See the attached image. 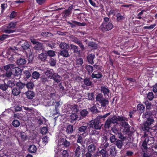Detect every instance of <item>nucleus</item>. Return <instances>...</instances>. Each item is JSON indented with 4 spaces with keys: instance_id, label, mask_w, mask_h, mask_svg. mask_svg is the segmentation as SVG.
I'll return each instance as SVG.
<instances>
[{
    "instance_id": "f257e3e1",
    "label": "nucleus",
    "mask_w": 157,
    "mask_h": 157,
    "mask_svg": "<svg viewBox=\"0 0 157 157\" xmlns=\"http://www.w3.org/2000/svg\"><path fill=\"white\" fill-rule=\"evenodd\" d=\"M109 115L110 113H108L103 116H98L95 119L91 120L88 124V126L90 128H94V129L100 130L103 125L101 124V121L103 120Z\"/></svg>"
},
{
    "instance_id": "f03ea898",
    "label": "nucleus",
    "mask_w": 157,
    "mask_h": 157,
    "mask_svg": "<svg viewBox=\"0 0 157 157\" xmlns=\"http://www.w3.org/2000/svg\"><path fill=\"white\" fill-rule=\"evenodd\" d=\"M110 19L108 17H104L102 23L99 27V30L104 33L111 30L113 28V24L109 21Z\"/></svg>"
},
{
    "instance_id": "7ed1b4c3",
    "label": "nucleus",
    "mask_w": 157,
    "mask_h": 157,
    "mask_svg": "<svg viewBox=\"0 0 157 157\" xmlns=\"http://www.w3.org/2000/svg\"><path fill=\"white\" fill-rule=\"evenodd\" d=\"M13 64H9L2 67L4 70V76L7 78L10 77L12 75V71H13Z\"/></svg>"
},
{
    "instance_id": "20e7f679",
    "label": "nucleus",
    "mask_w": 157,
    "mask_h": 157,
    "mask_svg": "<svg viewBox=\"0 0 157 157\" xmlns=\"http://www.w3.org/2000/svg\"><path fill=\"white\" fill-rule=\"evenodd\" d=\"M45 106H55V110L57 111L58 110V108L60 105L59 102L56 101L52 98V99H46L43 102Z\"/></svg>"
},
{
    "instance_id": "39448f33",
    "label": "nucleus",
    "mask_w": 157,
    "mask_h": 157,
    "mask_svg": "<svg viewBox=\"0 0 157 157\" xmlns=\"http://www.w3.org/2000/svg\"><path fill=\"white\" fill-rule=\"evenodd\" d=\"M141 149L143 157H147V140L146 138L143 141Z\"/></svg>"
},
{
    "instance_id": "423d86ee",
    "label": "nucleus",
    "mask_w": 157,
    "mask_h": 157,
    "mask_svg": "<svg viewBox=\"0 0 157 157\" xmlns=\"http://www.w3.org/2000/svg\"><path fill=\"white\" fill-rule=\"evenodd\" d=\"M112 124L117 123V121H127V118L123 116H113L111 118L109 119Z\"/></svg>"
},
{
    "instance_id": "0eeeda50",
    "label": "nucleus",
    "mask_w": 157,
    "mask_h": 157,
    "mask_svg": "<svg viewBox=\"0 0 157 157\" xmlns=\"http://www.w3.org/2000/svg\"><path fill=\"white\" fill-rule=\"evenodd\" d=\"M96 155L98 157H108L109 156V153H108L107 149L102 148L101 150L97 151L96 153Z\"/></svg>"
},
{
    "instance_id": "6e6552de",
    "label": "nucleus",
    "mask_w": 157,
    "mask_h": 157,
    "mask_svg": "<svg viewBox=\"0 0 157 157\" xmlns=\"http://www.w3.org/2000/svg\"><path fill=\"white\" fill-rule=\"evenodd\" d=\"M121 122V125L123 128L124 132H125L126 134L129 133L130 132V126L125 121H122Z\"/></svg>"
},
{
    "instance_id": "1a4fd4ad",
    "label": "nucleus",
    "mask_w": 157,
    "mask_h": 157,
    "mask_svg": "<svg viewBox=\"0 0 157 157\" xmlns=\"http://www.w3.org/2000/svg\"><path fill=\"white\" fill-rule=\"evenodd\" d=\"M13 71H12V75L17 77H20L21 74L22 70L18 67H16V65H13Z\"/></svg>"
},
{
    "instance_id": "9d476101",
    "label": "nucleus",
    "mask_w": 157,
    "mask_h": 157,
    "mask_svg": "<svg viewBox=\"0 0 157 157\" xmlns=\"http://www.w3.org/2000/svg\"><path fill=\"white\" fill-rule=\"evenodd\" d=\"M67 107L69 111L71 112V113H77L79 110V107L78 105H68Z\"/></svg>"
},
{
    "instance_id": "9b49d317",
    "label": "nucleus",
    "mask_w": 157,
    "mask_h": 157,
    "mask_svg": "<svg viewBox=\"0 0 157 157\" xmlns=\"http://www.w3.org/2000/svg\"><path fill=\"white\" fill-rule=\"evenodd\" d=\"M53 70L49 68H47L45 69L44 71V73L46 75V76L50 79H52V78L54 74Z\"/></svg>"
},
{
    "instance_id": "f8f14e48",
    "label": "nucleus",
    "mask_w": 157,
    "mask_h": 157,
    "mask_svg": "<svg viewBox=\"0 0 157 157\" xmlns=\"http://www.w3.org/2000/svg\"><path fill=\"white\" fill-rule=\"evenodd\" d=\"M87 135L88 133H83L82 134L78 133L77 135V142L82 145L83 144V137L86 136Z\"/></svg>"
},
{
    "instance_id": "ddd939ff",
    "label": "nucleus",
    "mask_w": 157,
    "mask_h": 157,
    "mask_svg": "<svg viewBox=\"0 0 157 157\" xmlns=\"http://www.w3.org/2000/svg\"><path fill=\"white\" fill-rule=\"evenodd\" d=\"M47 77H46L44 75H42L40 77V79L41 82L43 84L46 86H48L50 85L51 80L49 79Z\"/></svg>"
},
{
    "instance_id": "4468645a",
    "label": "nucleus",
    "mask_w": 157,
    "mask_h": 157,
    "mask_svg": "<svg viewBox=\"0 0 157 157\" xmlns=\"http://www.w3.org/2000/svg\"><path fill=\"white\" fill-rule=\"evenodd\" d=\"M103 142L101 144L102 147L104 149L107 148L109 146V144L108 142V138L106 136H104L102 137Z\"/></svg>"
},
{
    "instance_id": "2eb2a0df",
    "label": "nucleus",
    "mask_w": 157,
    "mask_h": 157,
    "mask_svg": "<svg viewBox=\"0 0 157 157\" xmlns=\"http://www.w3.org/2000/svg\"><path fill=\"white\" fill-rule=\"evenodd\" d=\"M62 78L61 76L56 73H54V75L52 78V79L53 80L54 83H56L59 82L61 81Z\"/></svg>"
},
{
    "instance_id": "dca6fc26",
    "label": "nucleus",
    "mask_w": 157,
    "mask_h": 157,
    "mask_svg": "<svg viewBox=\"0 0 157 157\" xmlns=\"http://www.w3.org/2000/svg\"><path fill=\"white\" fill-rule=\"evenodd\" d=\"M21 48L24 50L28 49L29 48V45L27 41L22 40L20 42Z\"/></svg>"
},
{
    "instance_id": "f3484780",
    "label": "nucleus",
    "mask_w": 157,
    "mask_h": 157,
    "mask_svg": "<svg viewBox=\"0 0 157 157\" xmlns=\"http://www.w3.org/2000/svg\"><path fill=\"white\" fill-rule=\"evenodd\" d=\"M95 129H93L90 132V131L89 135L90 136L98 138L99 136V131Z\"/></svg>"
},
{
    "instance_id": "a211bd4d",
    "label": "nucleus",
    "mask_w": 157,
    "mask_h": 157,
    "mask_svg": "<svg viewBox=\"0 0 157 157\" xmlns=\"http://www.w3.org/2000/svg\"><path fill=\"white\" fill-rule=\"evenodd\" d=\"M15 85L17 88L22 92L23 90H24L25 86V84L21 82H16Z\"/></svg>"
},
{
    "instance_id": "6ab92c4d",
    "label": "nucleus",
    "mask_w": 157,
    "mask_h": 157,
    "mask_svg": "<svg viewBox=\"0 0 157 157\" xmlns=\"http://www.w3.org/2000/svg\"><path fill=\"white\" fill-rule=\"evenodd\" d=\"M17 65L19 67H22L26 63V61L24 58H20L18 59L16 61Z\"/></svg>"
},
{
    "instance_id": "aec40b11",
    "label": "nucleus",
    "mask_w": 157,
    "mask_h": 157,
    "mask_svg": "<svg viewBox=\"0 0 157 157\" xmlns=\"http://www.w3.org/2000/svg\"><path fill=\"white\" fill-rule=\"evenodd\" d=\"M108 153H109V156L110 155H115L116 154V150L114 146H111L108 150Z\"/></svg>"
},
{
    "instance_id": "412c9836",
    "label": "nucleus",
    "mask_w": 157,
    "mask_h": 157,
    "mask_svg": "<svg viewBox=\"0 0 157 157\" xmlns=\"http://www.w3.org/2000/svg\"><path fill=\"white\" fill-rule=\"evenodd\" d=\"M102 75L100 72H97L96 71H95L94 72L92 73L91 77L92 78H96L97 79H99L102 78Z\"/></svg>"
},
{
    "instance_id": "4be33fe9",
    "label": "nucleus",
    "mask_w": 157,
    "mask_h": 157,
    "mask_svg": "<svg viewBox=\"0 0 157 157\" xmlns=\"http://www.w3.org/2000/svg\"><path fill=\"white\" fill-rule=\"evenodd\" d=\"M95 57V55L94 54L91 53L89 54L87 56V60L89 64H93L94 63L93 60Z\"/></svg>"
},
{
    "instance_id": "5701e85b",
    "label": "nucleus",
    "mask_w": 157,
    "mask_h": 157,
    "mask_svg": "<svg viewBox=\"0 0 157 157\" xmlns=\"http://www.w3.org/2000/svg\"><path fill=\"white\" fill-rule=\"evenodd\" d=\"M88 127L87 125L86 126L82 125L80 127H78L77 130V134H81L82 133H86L85 131L87 129V128Z\"/></svg>"
},
{
    "instance_id": "b1692460",
    "label": "nucleus",
    "mask_w": 157,
    "mask_h": 157,
    "mask_svg": "<svg viewBox=\"0 0 157 157\" xmlns=\"http://www.w3.org/2000/svg\"><path fill=\"white\" fill-rule=\"evenodd\" d=\"M82 96L81 94L78 93L75 94L73 97L74 101L76 102H78L81 101Z\"/></svg>"
},
{
    "instance_id": "393cba45",
    "label": "nucleus",
    "mask_w": 157,
    "mask_h": 157,
    "mask_svg": "<svg viewBox=\"0 0 157 157\" xmlns=\"http://www.w3.org/2000/svg\"><path fill=\"white\" fill-rule=\"evenodd\" d=\"M25 94L27 98L29 99H32L35 96V93L33 91L28 90L25 92Z\"/></svg>"
},
{
    "instance_id": "a878e982",
    "label": "nucleus",
    "mask_w": 157,
    "mask_h": 157,
    "mask_svg": "<svg viewBox=\"0 0 157 157\" xmlns=\"http://www.w3.org/2000/svg\"><path fill=\"white\" fill-rule=\"evenodd\" d=\"M33 49L36 51H41L43 49V44L41 43L38 42L36 44L33 48Z\"/></svg>"
},
{
    "instance_id": "bb28decb",
    "label": "nucleus",
    "mask_w": 157,
    "mask_h": 157,
    "mask_svg": "<svg viewBox=\"0 0 157 157\" xmlns=\"http://www.w3.org/2000/svg\"><path fill=\"white\" fill-rule=\"evenodd\" d=\"M142 129L144 131V134L143 136H142V138L146 137L147 136V134H146L147 131V120L146 121L144 124H143L142 126Z\"/></svg>"
},
{
    "instance_id": "cd10ccee",
    "label": "nucleus",
    "mask_w": 157,
    "mask_h": 157,
    "mask_svg": "<svg viewBox=\"0 0 157 157\" xmlns=\"http://www.w3.org/2000/svg\"><path fill=\"white\" fill-rule=\"evenodd\" d=\"M96 146L94 144H90L88 147V151L91 153H94L96 150Z\"/></svg>"
},
{
    "instance_id": "c85d7f7f",
    "label": "nucleus",
    "mask_w": 157,
    "mask_h": 157,
    "mask_svg": "<svg viewBox=\"0 0 157 157\" xmlns=\"http://www.w3.org/2000/svg\"><path fill=\"white\" fill-rule=\"evenodd\" d=\"M85 68L87 71L88 75H90L94 71L93 67L90 65L86 64Z\"/></svg>"
},
{
    "instance_id": "c756f323",
    "label": "nucleus",
    "mask_w": 157,
    "mask_h": 157,
    "mask_svg": "<svg viewBox=\"0 0 157 157\" xmlns=\"http://www.w3.org/2000/svg\"><path fill=\"white\" fill-rule=\"evenodd\" d=\"M88 109L89 111L93 114H96L99 112L95 105L88 108Z\"/></svg>"
},
{
    "instance_id": "7c9ffc66",
    "label": "nucleus",
    "mask_w": 157,
    "mask_h": 157,
    "mask_svg": "<svg viewBox=\"0 0 157 157\" xmlns=\"http://www.w3.org/2000/svg\"><path fill=\"white\" fill-rule=\"evenodd\" d=\"M109 101L105 98L99 103L101 104V107L106 108L107 106L109 105Z\"/></svg>"
},
{
    "instance_id": "2f4dec72",
    "label": "nucleus",
    "mask_w": 157,
    "mask_h": 157,
    "mask_svg": "<svg viewBox=\"0 0 157 157\" xmlns=\"http://www.w3.org/2000/svg\"><path fill=\"white\" fill-rule=\"evenodd\" d=\"M123 142L124 141L122 140L118 139L117 140L115 141L114 144H115L119 149H121L123 146Z\"/></svg>"
},
{
    "instance_id": "473e14b6",
    "label": "nucleus",
    "mask_w": 157,
    "mask_h": 157,
    "mask_svg": "<svg viewBox=\"0 0 157 157\" xmlns=\"http://www.w3.org/2000/svg\"><path fill=\"white\" fill-rule=\"evenodd\" d=\"M36 147L34 145H30L28 148L29 152L31 153H34L36 151Z\"/></svg>"
},
{
    "instance_id": "72a5a7b5",
    "label": "nucleus",
    "mask_w": 157,
    "mask_h": 157,
    "mask_svg": "<svg viewBox=\"0 0 157 157\" xmlns=\"http://www.w3.org/2000/svg\"><path fill=\"white\" fill-rule=\"evenodd\" d=\"M145 107L144 106L141 104H138L137 106V110L139 112V113H143L144 111Z\"/></svg>"
},
{
    "instance_id": "f704fd0d",
    "label": "nucleus",
    "mask_w": 157,
    "mask_h": 157,
    "mask_svg": "<svg viewBox=\"0 0 157 157\" xmlns=\"http://www.w3.org/2000/svg\"><path fill=\"white\" fill-rule=\"evenodd\" d=\"M17 24V22H11L6 25V27L8 29H14Z\"/></svg>"
},
{
    "instance_id": "c9c22d12",
    "label": "nucleus",
    "mask_w": 157,
    "mask_h": 157,
    "mask_svg": "<svg viewBox=\"0 0 157 157\" xmlns=\"http://www.w3.org/2000/svg\"><path fill=\"white\" fill-rule=\"evenodd\" d=\"M83 82L84 84L87 86H90L92 85V82L90 78L86 77L84 79Z\"/></svg>"
},
{
    "instance_id": "e433bc0d",
    "label": "nucleus",
    "mask_w": 157,
    "mask_h": 157,
    "mask_svg": "<svg viewBox=\"0 0 157 157\" xmlns=\"http://www.w3.org/2000/svg\"><path fill=\"white\" fill-rule=\"evenodd\" d=\"M101 91L103 93L105 96L107 95L109 96V94L110 92V90L108 88L104 86H101Z\"/></svg>"
},
{
    "instance_id": "4c0bfd02",
    "label": "nucleus",
    "mask_w": 157,
    "mask_h": 157,
    "mask_svg": "<svg viewBox=\"0 0 157 157\" xmlns=\"http://www.w3.org/2000/svg\"><path fill=\"white\" fill-rule=\"evenodd\" d=\"M12 94L14 96H17L21 92L17 87L15 86V87L12 89Z\"/></svg>"
},
{
    "instance_id": "58836bf2",
    "label": "nucleus",
    "mask_w": 157,
    "mask_h": 157,
    "mask_svg": "<svg viewBox=\"0 0 157 157\" xmlns=\"http://www.w3.org/2000/svg\"><path fill=\"white\" fill-rule=\"evenodd\" d=\"M89 140L90 143H92V144H97L98 141V138L90 136Z\"/></svg>"
},
{
    "instance_id": "ea45409f",
    "label": "nucleus",
    "mask_w": 157,
    "mask_h": 157,
    "mask_svg": "<svg viewBox=\"0 0 157 157\" xmlns=\"http://www.w3.org/2000/svg\"><path fill=\"white\" fill-rule=\"evenodd\" d=\"M117 21L118 22H121L125 18V17L122 16L120 13H118L116 15Z\"/></svg>"
},
{
    "instance_id": "a19ab883",
    "label": "nucleus",
    "mask_w": 157,
    "mask_h": 157,
    "mask_svg": "<svg viewBox=\"0 0 157 157\" xmlns=\"http://www.w3.org/2000/svg\"><path fill=\"white\" fill-rule=\"evenodd\" d=\"M48 55L46 52H42L39 55L38 57L42 61H45L47 59Z\"/></svg>"
},
{
    "instance_id": "79ce46f5",
    "label": "nucleus",
    "mask_w": 157,
    "mask_h": 157,
    "mask_svg": "<svg viewBox=\"0 0 157 157\" xmlns=\"http://www.w3.org/2000/svg\"><path fill=\"white\" fill-rule=\"evenodd\" d=\"M77 147H76L75 151V157H80L81 154V149L80 147L77 144Z\"/></svg>"
},
{
    "instance_id": "37998d69",
    "label": "nucleus",
    "mask_w": 157,
    "mask_h": 157,
    "mask_svg": "<svg viewBox=\"0 0 157 157\" xmlns=\"http://www.w3.org/2000/svg\"><path fill=\"white\" fill-rule=\"evenodd\" d=\"M73 131L74 130L73 125L71 124H69L67 126L66 132L68 134L72 133L73 132Z\"/></svg>"
},
{
    "instance_id": "c03bdc74",
    "label": "nucleus",
    "mask_w": 157,
    "mask_h": 157,
    "mask_svg": "<svg viewBox=\"0 0 157 157\" xmlns=\"http://www.w3.org/2000/svg\"><path fill=\"white\" fill-rule=\"evenodd\" d=\"M88 46L92 49H95L97 48V45L94 42H90L88 44Z\"/></svg>"
},
{
    "instance_id": "a18cd8bd",
    "label": "nucleus",
    "mask_w": 157,
    "mask_h": 157,
    "mask_svg": "<svg viewBox=\"0 0 157 157\" xmlns=\"http://www.w3.org/2000/svg\"><path fill=\"white\" fill-rule=\"evenodd\" d=\"M25 85V86L29 90H32L34 86V85L33 82L31 81L29 82H28Z\"/></svg>"
},
{
    "instance_id": "49530a36",
    "label": "nucleus",
    "mask_w": 157,
    "mask_h": 157,
    "mask_svg": "<svg viewBox=\"0 0 157 157\" xmlns=\"http://www.w3.org/2000/svg\"><path fill=\"white\" fill-rule=\"evenodd\" d=\"M70 119L71 120V122L74 121L76 120H78V116L77 113H71L70 115Z\"/></svg>"
},
{
    "instance_id": "de8ad7c7",
    "label": "nucleus",
    "mask_w": 157,
    "mask_h": 157,
    "mask_svg": "<svg viewBox=\"0 0 157 157\" xmlns=\"http://www.w3.org/2000/svg\"><path fill=\"white\" fill-rule=\"evenodd\" d=\"M66 137L65 135L63 134H61L59 136V142L60 144L63 143L66 140Z\"/></svg>"
},
{
    "instance_id": "09e8293b",
    "label": "nucleus",
    "mask_w": 157,
    "mask_h": 157,
    "mask_svg": "<svg viewBox=\"0 0 157 157\" xmlns=\"http://www.w3.org/2000/svg\"><path fill=\"white\" fill-rule=\"evenodd\" d=\"M60 54L61 56L65 57H67L70 56L68 51L66 49L61 51Z\"/></svg>"
},
{
    "instance_id": "8fccbe9b",
    "label": "nucleus",
    "mask_w": 157,
    "mask_h": 157,
    "mask_svg": "<svg viewBox=\"0 0 157 157\" xmlns=\"http://www.w3.org/2000/svg\"><path fill=\"white\" fill-rule=\"evenodd\" d=\"M40 75V73L36 71H34L31 75L32 78L36 79H38L39 78Z\"/></svg>"
},
{
    "instance_id": "3c124183",
    "label": "nucleus",
    "mask_w": 157,
    "mask_h": 157,
    "mask_svg": "<svg viewBox=\"0 0 157 157\" xmlns=\"http://www.w3.org/2000/svg\"><path fill=\"white\" fill-rule=\"evenodd\" d=\"M118 139H117L115 136L112 134H110V141L112 144H114L115 141H116Z\"/></svg>"
},
{
    "instance_id": "603ef678",
    "label": "nucleus",
    "mask_w": 157,
    "mask_h": 157,
    "mask_svg": "<svg viewBox=\"0 0 157 157\" xmlns=\"http://www.w3.org/2000/svg\"><path fill=\"white\" fill-rule=\"evenodd\" d=\"M105 98H103V95L101 93H99L97 94L96 97V101L100 102Z\"/></svg>"
},
{
    "instance_id": "864d4df0",
    "label": "nucleus",
    "mask_w": 157,
    "mask_h": 157,
    "mask_svg": "<svg viewBox=\"0 0 157 157\" xmlns=\"http://www.w3.org/2000/svg\"><path fill=\"white\" fill-rule=\"evenodd\" d=\"M59 47L62 49H66L69 48V46L67 44L64 42H61L59 45Z\"/></svg>"
},
{
    "instance_id": "5fc2aeb1",
    "label": "nucleus",
    "mask_w": 157,
    "mask_h": 157,
    "mask_svg": "<svg viewBox=\"0 0 157 157\" xmlns=\"http://www.w3.org/2000/svg\"><path fill=\"white\" fill-rule=\"evenodd\" d=\"M111 124H112V122L109 119H108L105 122L104 124V127L106 129H109Z\"/></svg>"
},
{
    "instance_id": "6e6d98bb",
    "label": "nucleus",
    "mask_w": 157,
    "mask_h": 157,
    "mask_svg": "<svg viewBox=\"0 0 157 157\" xmlns=\"http://www.w3.org/2000/svg\"><path fill=\"white\" fill-rule=\"evenodd\" d=\"M20 122L19 120L14 119L12 122V125L15 127H18L20 125Z\"/></svg>"
},
{
    "instance_id": "4d7b16f0",
    "label": "nucleus",
    "mask_w": 157,
    "mask_h": 157,
    "mask_svg": "<svg viewBox=\"0 0 157 157\" xmlns=\"http://www.w3.org/2000/svg\"><path fill=\"white\" fill-rule=\"evenodd\" d=\"M83 63V59L82 58H79L77 59L76 65L78 66H82Z\"/></svg>"
},
{
    "instance_id": "13d9d810",
    "label": "nucleus",
    "mask_w": 157,
    "mask_h": 157,
    "mask_svg": "<svg viewBox=\"0 0 157 157\" xmlns=\"http://www.w3.org/2000/svg\"><path fill=\"white\" fill-rule=\"evenodd\" d=\"M20 137L22 140L23 141H25L27 138V136L26 133L23 132H21Z\"/></svg>"
},
{
    "instance_id": "bf43d9fd",
    "label": "nucleus",
    "mask_w": 157,
    "mask_h": 157,
    "mask_svg": "<svg viewBox=\"0 0 157 157\" xmlns=\"http://www.w3.org/2000/svg\"><path fill=\"white\" fill-rule=\"evenodd\" d=\"M7 84L8 86V88L10 87L12 88L13 87L15 86L14 82L13 80L8 81Z\"/></svg>"
},
{
    "instance_id": "052dcab7",
    "label": "nucleus",
    "mask_w": 157,
    "mask_h": 157,
    "mask_svg": "<svg viewBox=\"0 0 157 157\" xmlns=\"http://www.w3.org/2000/svg\"><path fill=\"white\" fill-rule=\"evenodd\" d=\"M70 46L71 49L73 50L74 52L77 53L78 52V48L77 46L73 44H71Z\"/></svg>"
},
{
    "instance_id": "680f3d73",
    "label": "nucleus",
    "mask_w": 157,
    "mask_h": 157,
    "mask_svg": "<svg viewBox=\"0 0 157 157\" xmlns=\"http://www.w3.org/2000/svg\"><path fill=\"white\" fill-rule=\"evenodd\" d=\"M88 99L91 101H94V93H89L87 94Z\"/></svg>"
},
{
    "instance_id": "e2e57ef3",
    "label": "nucleus",
    "mask_w": 157,
    "mask_h": 157,
    "mask_svg": "<svg viewBox=\"0 0 157 157\" xmlns=\"http://www.w3.org/2000/svg\"><path fill=\"white\" fill-rule=\"evenodd\" d=\"M41 35L44 37L51 36L52 35L51 33L47 32H42Z\"/></svg>"
},
{
    "instance_id": "0e129e2a",
    "label": "nucleus",
    "mask_w": 157,
    "mask_h": 157,
    "mask_svg": "<svg viewBox=\"0 0 157 157\" xmlns=\"http://www.w3.org/2000/svg\"><path fill=\"white\" fill-rule=\"evenodd\" d=\"M46 54L49 57H52L55 55V52L53 50H50L46 52Z\"/></svg>"
},
{
    "instance_id": "69168bd1",
    "label": "nucleus",
    "mask_w": 157,
    "mask_h": 157,
    "mask_svg": "<svg viewBox=\"0 0 157 157\" xmlns=\"http://www.w3.org/2000/svg\"><path fill=\"white\" fill-rule=\"evenodd\" d=\"M48 132V130L47 127H42L40 130L41 133L43 135L46 134Z\"/></svg>"
},
{
    "instance_id": "338daca9",
    "label": "nucleus",
    "mask_w": 157,
    "mask_h": 157,
    "mask_svg": "<svg viewBox=\"0 0 157 157\" xmlns=\"http://www.w3.org/2000/svg\"><path fill=\"white\" fill-rule=\"evenodd\" d=\"M154 121L153 117L150 116L148 117V128H149L148 126L152 124Z\"/></svg>"
},
{
    "instance_id": "774afa93",
    "label": "nucleus",
    "mask_w": 157,
    "mask_h": 157,
    "mask_svg": "<svg viewBox=\"0 0 157 157\" xmlns=\"http://www.w3.org/2000/svg\"><path fill=\"white\" fill-rule=\"evenodd\" d=\"M24 76L27 79L29 78L31 76L30 72L28 70H25L24 72Z\"/></svg>"
}]
</instances>
